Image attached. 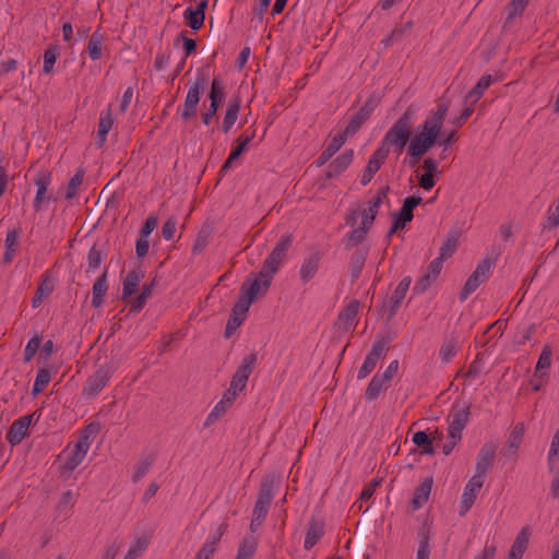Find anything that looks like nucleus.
Wrapping results in <instances>:
<instances>
[{"instance_id":"37998d69","label":"nucleus","mask_w":559,"mask_h":559,"mask_svg":"<svg viewBox=\"0 0 559 559\" xmlns=\"http://www.w3.org/2000/svg\"><path fill=\"white\" fill-rule=\"evenodd\" d=\"M153 463H154V456L153 455H147L144 459L140 460L134 465V474L132 476V480L134 483L140 481L148 473V471H150L151 466L153 465Z\"/></svg>"},{"instance_id":"774afa93","label":"nucleus","mask_w":559,"mask_h":559,"mask_svg":"<svg viewBox=\"0 0 559 559\" xmlns=\"http://www.w3.org/2000/svg\"><path fill=\"white\" fill-rule=\"evenodd\" d=\"M347 136L342 132L340 134H336L332 138L329 145L325 147L328 152H330L332 155H334L346 142Z\"/></svg>"},{"instance_id":"6e6d98bb","label":"nucleus","mask_w":559,"mask_h":559,"mask_svg":"<svg viewBox=\"0 0 559 559\" xmlns=\"http://www.w3.org/2000/svg\"><path fill=\"white\" fill-rule=\"evenodd\" d=\"M83 460V456L72 450L61 466V473H72L82 463Z\"/></svg>"},{"instance_id":"7c9ffc66","label":"nucleus","mask_w":559,"mask_h":559,"mask_svg":"<svg viewBox=\"0 0 559 559\" xmlns=\"http://www.w3.org/2000/svg\"><path fill=\"white\" fill-rule=\"evenodd\" d=\"M388 388L389 382L383 379L380 373H376L365 391V399L369 402L374 401L379 397L380 393Z\"/></svg>"},{"instance_id":"c9c22d12","label":"nucleus","mask_w":559,"mask_h":559,"mask_svg":"<svg viewBox=\"0 0 559 559\" xmlns=\"http://www.w3.org/2000/svg\"><path fill=\"white\" fill-rule=\"evenodd\" d=\"M368 231L365 227H354L349 233H347L343 242L346 249H350L360 245L367 237Z\"/></svg>"},{"instance_id":"f257e3e1","label":"nucleus","mask_w":559,"mask_h":559,"mask_svg":"<svg viewBox=\"0 0 559 559\" xmlns=\"http://www.w3.org/2000/svg\"><path fill=\"white\" fill-rule=\"evenodd\" d=\"M449 108L450 100L445 97L439 98L436 110H432L418 128V133L411 140L407 146L408 156L414 158L411 166H414L437 144Z\"/></svg>"},{"instance_id":"4c0bfd02","label":"nucleus","mask_w":559,"mask_h":559,"mask_svg":"<svg viewBox=\"0 0 559 559\" xmlns=\"http://www.w3.org/2000/svg\"><path fill=\"white\" fill-rule=\"evenodd\" d=\"M84 175L85 171L82 167L76 168L75 174L72 176L67 187L64 195L67 200H71L76 195L78 190L83 182Z\"/></svg>"},{"instance_id":"a878e982","label":"nucleus","mask_w":559,"mask_h":559,"mask_svg":"<svg viewBox=\"0 0 559 559\" xmlns=\"http://www.w3.org/2000/svg\"><path fill=\"white\" fill-rule=\"evenodd\" d=\"M324 535V524L321 521L312 520L309 523V527L307 530V534L305 537V549L310 550L314 547L318 542Z\"/></svg>"},{"instance_id":"79ce46f5","label":"nucleus","mask_w":559,"mask_h":559,"mask_svg":"<svg viewBox=\"0 0 559 559\" xmlns=\"http://www.w3.org/2000/svg\"><path fill=\"white\" fill-rule=\"evenodd\" d=\"M457 353V343L454 338L445 340L439 350V357L444 362L448 364L452 360V358Z\"/></svg>"},{"instance_id":"e433bc0d","label":"nucleus","mask_w":559,"mask_h":559,"mask_svg":"<svg viewBox=\"0 0 559 559\" xmlns=\"http://www.w3.org/2000/svg\"><path fill=\"white\" fill-rule=\"evenodd\" d=\"M389 186H384L382 188L379 189L377 195H374L369 202H368V207L362 210L365 213H367L368 215L372 216L376 218L378 212H379V209L381 206V204L383 203V201L385 199H388V192H389Z\"/></svg>"},{"instance_id":"8fccbe9b","label":"nucleus","mask_w":559,"mask_h":559,"mask_svg":"<svg viewBox=\"0 0 559 559\" xmlns=\"http://www.w3.org/2000/svg\"><path fill=\"white\" fill-rule=\"evenodd\" d=\"M230 407L227 403H224V401L221 399V401L214 406V408L211 411V413L207 415V417L204 420V427L212 426L215 421H217L222 416L225 415L227 409Z\"/></svg>"},{"instance_id":"2eb2a0df","label":"nucleus","mask_w":559,"mask_h":559,"mask_svg":"<svg viewBox=\"0 0 559 559\" xmlns=\"http://www.w3.org/2000/svg\"><path fill=\"white\" fill-rule=\"evenodd\" d=\"M52 180L51 173L48 170H41L36 174L34 178V185L37 188L36 195L33 202L34 210L36 212L40 211L43 209V203L47 199L46 193L48 190V187L50 186Z\"/></svg>"},{"instance_id":"6ab92c4d","label":"nucleus","mask_w":559,"mask_h":559,"mask_svg":"<svg viewBox=\"0 0 559 559\" xmlns=\"http://www.w3.org/2000/svg\"><path fill=\"white\" fill-rule=\"evenodd\" d=\"M468 407L453 413L449 420L448 439H462V431L468 421Z\"/></svg>"},{"instance_id":"49530a36","label":"nucleus","mask_w":559,"mask_h":559,"mask_svg":"<svg viewBox=\"0 0 559 559\" xmlns=\"http://www.w3.org/2000/svg\"><path fill=\"white\" fill-rule=\"evenodd\" d=\"M551 364V349L549 346H544L542 349V353L539 355V358L537 360L536 367H535V377H542L543 371L549 369Z\"/></svg>"},{"instance_id":"2f4dec72","label":"nucleus","mask_w":559,"mask_h":559,"mask_svg":"<svg viewBox=\"0 0 559 559\" xmlns=\"http://www.w3.org/2000/svg\"><path fill=\"white\" fill-rule=\"evenodd\" d=\"M417 537H418L419 545H418V549L416 552V559H429V557H430L429 542H430V537H431L429 527H427L426 525H423L421 527H419L418 532H417Z\"/></svg>"},{"instance_id":"a211bd4d","label":"nucleus","mask_w":559,"mask_h":559,"mask_svg":"<svg viewBox=\"0 0 559 559\" xmlns=\"http://www.w3.org/2000/svg\"><path fill=\"white\" fill-rule=\"evenodd\" d=\"M321 259L322 253L319 250L311 252L304 259L299 270L300 281L304 284L310 282L314 277L319 270Z\"/></svg>"},{"instance_id":"423d86ee","label":"nucleus","mask_w":559,"mask_h":559,"mask_svg":"<svg viewBox=\"0 0 559 559\" xmlns=\"http://www.w3.org/2000/svg\"><path fill=\"white\" fill-rule=\"evenodd\" d=\"M292 242L293 237L290 235H283L272 252L264 260L261 271L273 278L284 262Z\"/></svg>"},{"instance_id":"393cba45","label":"nucleus","mask_w":559,"mask_h":559,"mask_svg":"<svg viewBox=\"0 0 559 559\" xmlns=\"http://www.w3.org/2000/svg\"><path fill=\"white\" fill-rule=\"evenodd\" d=\"M114 126V116L110 107L100 111L98 122V146H103L107 141V135Z\"/></svg>"},{"instance_id":"4be33fe9","label":"nucleus","mask_w":559,"mask_h":559,"mask_svg":"<svg viewBox=\"0 0 559 559\" xmlns=\"http://www.w3.org/2000/svg\"><path fill=\"white\" fill-rule=\"evenodd\" d=\"M353 158L354 151L345 150L341 155H338L334 160L330 163L326 177L333 178L341 175L352 164Z\"/></svg>"},{"instance_id":"ea45409f","label":"nucleus","mask_w":559,"mask_h":559,"mask_svg":"<svg viewBox=\"0 0 559 559\" xmlns=\"http://www.w3.org/2000/svg\"><path fill=\"white\" fill-rule=\"evenodd\" d=\"M50 380H51L50 371L46 368H40L37 371V374H36V378H35L34 384H33L32 394L34 396H36L37 394L41 393L45 390V388L48 385Z\"/></svg>"},{"instance_id":"13d9d810","label":"nucleus","mask_w":559,"mask_h":559,"mask_svg":"<svg viewBox=\"0 0 559 559\" xmlns=\"http://www.w3.org/2000/svg\"><path fill=\"white\" fill-rule=\"evenodd\" d=\"M559 455V428L556 430L555 435L552 436L550 449L548 452V467L549 471H552L554 464H555V457Z\"/></svg>"},{"instance_id":"dca6fc26","label":"nucleus","mask_w":559,"mask_h":559,"mask_svg":"<svg viewBox=\"0 0 559 559\" xmlns=\"http://www.w3.org/2000/svg\"><path fill=\"white\" fill-rule=\"evenodd\" d=\"M359 305V301L354 299L340 312L337 318L340 330L348 332L356 328Z\"/></svg>"},{"instance_id":"a19ab883","label":"nucleus","mask_w":559,"mask_h":559,"mask_svg":"<svg viewBox=\"0 0 559 559\" xmlns=\"http://www.w3.org/2000/svg\"><path fill=\"white\" fill-rule=\"evenodd\" d=\"M225 98V86L221 79L214 78L211 84V90L209 94L210 103L215 105H221L223 99Z\"/></svg>"},{"instance_id":"f03ea898","label":"nucleus","mask_w":559,"mask_h":559,"mask_svg":"<svg viewBox=\"0 0 559 559\" xmlns=\"http://www.w3.org/2000/svg\"><path fill=\"white\" fill-rule=\"evenodd\" d=\"M272 281L273 278L261 270L254 277L248 276L240 287L238 299L251 306L259 296L267 293Z\"/></svg>"},{"instance_id":"ddd939ff","label":"nucleus","mask_w":559,"mask_h":559,"mask_svg":"<svg viewBox=\"0 0 559 559\" xmlns=\"http://www.w3.org/2000/svg\"><path fill=\"white\" fill-rule=\"evenodd\" d=\"M483 485L484 478L475 475L469 478L461 497L460 515H465L469 511Z\"/></svg>"},{"instance_id":"603ef678","label":"nucleus","mask_w":559,"mask_h":559,"mask_svg":"<svg viewBox=\"0 0 559 559\" xmlns=\"http://www.w3.org/2000/svg\"><path fill=\"white\" fill-rule=\"evenodd\" d=\"M523 436H524V425L518 424L511 431V433L509 436V440H508L509 449L512 450V454H515L519 447L521 445Z\"/></svg>"},{"instance_id":"0eeeda50","label":"nucleus","mask_w":559,"mask_h":559,"mask_svg":"<svg viewBox=\"0 0 559 559\" xmlns=\"http://www.w3.org/2000/svg\"><path fill=\"white\" fill-rule=\"evenodd\" d=\"M412 134V128L402 124V122L395 121L393 126L388 130L384 134L380 145L378 147H386L392 146L399 151H402L406 144H408L409 138Z\"/></svg>"},{"instance_id":"5fc2aeb1","label":"nucleus","mask_w":559,"mask_h":559,"mask_svg":"<svg viewBox=\"0 0 559 559\" xmlns=\"http://www.w3.org/2000/svg\"><path fill=\"white\" fill-rule=\"evenodd\" d=\"M41 344V337L39 335L33 336L26 344L24 348V362H29L35 354L37 353L39 346Z\"/></svg>"},{"instance_id":"58836bf2","label":"nucleus","mask_w":559,"mask_h":559,"mask_svg":"<svg viewBox=\"0 0 559 559\" xmlns=\"http://www.w3.org/2000/svg\"><path fill=\"white\" fill-rule=\"evenodd\" d=\"M258 545L253 537L245 538L243 542L239 545L237 555L235 559H252Z\"/></svg>"},{"instance_id":"bb28decb","label":"nucleus","mask_w":559,"mask_h":559,"mask_svg":"<svg viewBox=\"0 0 559 559\" xmlns=\"http://www.w3.org/2000/svg\"><path fill=\"white\" fill-rule=\"evenodd\" d=\"M143 276L144 273L141 269L132 270L127 274L122 285V299H127L136 292Z\"/></svg>"},{"instance_id":"f704fd0d","label":"nucleus","mask_w":559,"mask_h":559,"mask_svg":"<svg viewBox=\"0 0 559 559\" xmlns=\"http://www.w3.org/2000/svg\"><path fill=\"white\" fill-rule=\"evenodd\" d=\"M367 254L368 250L362 248L357 249L353 253L350 258V275L354 280H357L360 276V273L367 259Z\"/></svg>"},{"instance_id":"c85d7f7f","label":"nucleus","mask_w":559,"mask_h":559,"mask_svg":"<svg viewBox=\"0 0 559 559\" xmlns=\"http://www.w3.org/2000/svg\"><path fill=\"white\" fill-rule=\"evenodd\" d=\"M528 531L527 528H522L516 535L510 551L508 559H522L523 554L525 552L528 544Z\"/></svg>"},{"instance_id":"5701e85b","label":"nucleus","mask_w":559,"mask_h":559,"mask_svg":"<svg viewBox=\"0 0 559 559\" xmlns=\"http://www.w3.org/2000/svg\"><path fill=\"white\" fill-rule=\"evenodd\" d=\"M240 104L241 99L239 96L233 97L228 100L222 123V130L224 133H227L237 121Z\"/></svg>"},{"instance_id":"f8f14e48","label":"nucleus","mask_w":559,"mask_h":559,"mask_svg":"<svg viewBox=\"0 0 559 559\" xmlns=\"http://www.w3.org/2000/svg\"><path fill=\"white\" fill-rule=\"evenodd\" d=\"M390 153V150L386 147H378L372 155L370 156L367 166L365 167L360 183L362 186H367L376 175V173L381 168V166L384 164L385 159L388 158Z\"/></svg>"},{"instance_id":"0e129e2a","label":"nucleus","mask_w":559,"mask_h":559,"mask_svg":"<svg viewBox=\"0 0 559 559\" xmlns=\"http://www.w3.org/2000/svg\"><path fill=\"white\" fill-rule=\"evenodd\" d=\"M92 443V439H90V435L83 433L80 436L78 442L74 445L73 451L81 456L85 457Z\"/></svg>"},{"instance_id":"de8ad7c7","label":"nucleus","mask_w":559,"mask_h":559,"mask_svg":"<svg viewBox=\"0 0 559 559\" xmlns=\"http://www.w3.org/2000/svg\"><path fill=\"white\" fill-rule=\"evenodd\" d=\"M433 438L427 435L425 431H417L413 436V442L418 447H424V453L433 454L435 449L432 447Z\"/></svg>"},{"instance_id":"09e8293b","label":"nucleus","mask_w":559,"mask_h":559,"mask_svg":"<svg viewBox=\"0 0 559 559\" xmlns=\"http://www.w3.org/2000/svg\"><path fill=\"white\" fill-rule=\"evenodd\" d=\"M183 17L187 20L188 25L193 31H198L203 26L205 17L202 16L199 12L194 11L193 7H188L183 12Z\"/></svg>"},{"instance_id":"b1692460","label":"nucleus","mask_w":559,"mask_h":559,"mask_svg":"<svg viewBox=\"0 0 559 559\" xmlns=\"http://www.w3.org/2000/svg\"><path fill=\"white\" fill-rule=\"evenodd\" d=\"M412 284L411 276H405L401 280V282L397 284L395 290L392 293L390 301H391V309H390V317L395 316L400 305L402 304L403 299L406 296L407 290L409 289V286Z\"/></svg>"},{"instance_id":"9d476101","label":"nucleus","mask_w":559,"mask_h":559,"mask_svg":"<svg viewBox=\"0 0 559 559\" xmlns=\"http://www.w3.org/2000/svg\"><path fill=\"white\" fill-rule=\"evenodd\" d=\"M257 361V353H250L249 355L245 356L237 370L235 371L230 384L243 391Z\"/></svg>"},{"instance_id":"39448f33","label":"nucleus","mask_w":559,"mask_h":559,"mask_svg":"<svg viewBox=\"0 0 559 559\" xmlns=\"http://www.w3.org/2000/svg\"><path fill=\"white\" fill-rule=\"evenodd\" d=\"M115 372V367L111 364H104L91 374L83 388L82 394L88 399L96 397L103 389L108 384Z\"/></svg>"},{"instance_id":"3c124183","label":"nucleus","mask_w":559,"mask_h":559,"mask_svg":"<svg viewBox=\"0 0 559 559\" xmlns=\"http://www.w3.org/2000/svg\"><path fill=\"white\" fill-rule=\"evenodd\" d=\"M530 0H512L508 4V16L504 22V26L511 22L514 17L522 15Z\"/></svg>"},{"instance_id":"a18cd8bd","label":"nucleus","mask_w":559,"mask_h":559,"mask_svg":"<svg viewBox=\"0 0 559 559\" xmlns=\"http://www.w3.org/2000/svg\"><path fill=\"white\" fill-rule=\"evenodd\" d=\"M459 247V236L456 233L448 235L443 245L440 248V255L442 259H448L456 251Z\"/></svg>"},{"instance_id":"cd10ccee","label":"nucleus","mask_w":559,"mask_h":559,"mask_svg":"<svg viewBox=\"0 0 559 559\" xmlns=\"http://www.w3.org/2000/svg\"><path fill=\"white\" fill-rule=\"evenodd\" d=\"M432 488V478L424 479L419 486L415 489L412 504L414 510L420 509L429 498Z\"/></svg>"},{"instance_id":"1a4fd4ad","label":"nucleus","mask_w":559,"mask_h":559,"mask_svg":"<svg viewBox=\"0 0 559 559\" xmlns=\"http://www.w3.org/2000/svg\"><path fill=\"white\" fill-rule=\"evenodd\" d=\"M385 342L383 338L377 340L372 343L371 349L366 356L361 367L358 370L357 378L359 380L368 377L376 368L379 360L384 356Z\"/></svg>"},{"instance_id":"4468645a","label":"nucleus","mask_w":559,"mask_h":559,"mask_svg":"<svg viewBox=\"0 0 559 559\" xmlns=\"http://www.w3.org/2000/svg\"><path fill=\"white\" fill-rule=\"evenodd\" d=\"M496 454V445L491 442L485 443L476 457L475 476H479L485 479V476L492 465V461Z\"/></svg>"},{"instance_id":"f3484780","label":"nucleus","mask_w":559,"mask_h":559,"mask_svg":"<svg viewBox=\"0 0 559 559\" xmlns=\"http://www.w3.org/2000/svg\"><path fill=\"white\" fill-rule=\"evenodd\" d=\"M250 306L241 301L240 299L234 305L231 314L228 318L225 328V336L230 337L235 331L245 321L247 313L249 311Z\"/></svg>"},{"instance_id":"473e14b6","label":"nucleus","mask_w":559,"mask_h":559,"mask_svg":"<svg viewBox=\"0 0 559 559\" xmlns=\"http://www.w3.org/2000/svg\"><path fill=\"white\" fill-rule=\"evenodd\" d=\"M108 290L107 272L105 271L93 285L92 306L99 308L103 305L104 296Z\"/></svg>"},{"instance_id":"7ed1b4c3","label":"nucleus","mask_w":559,"mask_h":559,"mask_svg":"<svg viewBox=\"0 0 559 559\" xmlns=\"http://www.w3.org/2000/svg\"><path fill=\"white\" fill-rule=\"evenodd\" d=\"M495 264L496 258L489 255H486L483 260L478 262L476 269L469 275L460 293L461 301L466 300L467 297L472 293H474L481 283L489 278Z\"/></svg>"},{"instance_id":"864d4df0","label":"nucleus","mask_w":559,"mask_h":559,"mask_svg":"<svg viewBox=\"0 0 559 559\" xmlns=\"http://www.w3.org/2000/svg\"><path fill=\"white\" fill-rule=\"evenodd\" d=\"M59 56V51L57 47H49L44 52V66H43V72L45 74H49L53 70V66L57 61V58Z\"/></svg>"},{"instance_id":"4d7b16f0","label":"nucleus","mask_w":559,"mask_h":559,"mask_svg":"<svg viewBox=\"0 0 559 559\" xmlns=\"http://www.w3.org/2000/svg\"><path fill=\"white\" fill-rule=\"evenodd\" d=\"M53 289H55L53 280L51 278L50 275H48V273H45L40 277V282L38 284L37 292L40 295H43L44 297H48L49 295L52 294Z\"/></svg>"},{"instance_id":"338daca9","label":"nucleus","mask_w":559,"mask_h":559,"mask_svg":"<svg viewBox=\"0 0 559 559\" xmlns=\"http://www.w3.org/2000/svg\"><path fill=\"white\" fill-rule=\"evenodd\" d=\"M177 229V219L169 217L162 227V236L165 240H171Z\"/></svg>"},{"instance_id":"6e6552de","label":"nucleus","mask_w":559,"mask_h":559,"mask_svg":"<svg viewBox=\"0 0 559 559\" xmlns=\"http://www.w3.org/2000/svg\"><path fill=\"white\" fill-rule=\"evenodd\" d=\"M206 84V78L203 73L198 74L195 81L189 86L185 99L181 117L185 120L193 117L197 114V107L201 97V90Z\"/></svg>"},{"instance_id":"c756f323","label":"nucleus","mask_w":559,"mask_h":559,"mask_svg":"<svg viewBox=\"0 0 559 559\" xmlns=\"http://www.w3.org/2000/svg\"><path fill=\"white\" fill-rule=\"evenodd\" d=\"M493 78L490 74L483 75L476 85L466 94V102H472L475 105L484 95L485 91L492 84Z\"/></svg>"},{"instance_id":"052dcab7","label":"nucleus","mask_w":559,"mask_h":559,"mask_svg":"<svg viewBox=\"0 0 559 559\" xmlns=\"http://www.w3.org/2000/svg\"><path fill=\"white\" fill-rule=\"evenodd\" d=\"M464 106L461 115L452 120V124L455 128H461L474 112L475 105H472V102H466V98L464 99Z\"/></svg>"},{"instance_id":"72a5a7b5","label":"nucleus","mask_w":559,"mask_h":559,"mask_svg":"<svg viewBox=\"0 0 559 559\" xmlns=\"http://www.w3.org/2000/svg\"><path fill=\"white\" fill-rule=\"evenodd\" d=\"M105 41V35L98 31H95L87 44V53L92 60H99L103 53V45Z\"/></svg>"},{"instance_id":"20e7f679","label":"nucleus","mask_w":559,"mask_h":559,"mask_svg":"<svg viewBox=\"0 0 559 559\" xmlns=\"http://www.w3.org/2000/svg\"><path fill=\"white\" fill-rule=\"evenodd\" d=\"M274 479L272 476H266L262 479L258 492V498L253 508L252 516L257 521V525H262L267 515L274 492Z\"/></svg>"},{"instance_id":"412c9836","label":"nucleus","mask_w":559,"mask_h":559,"mask_svg":"<svg viewBox=\"0 0 559 559\" xmlns=\"http://www.w3.org/2000/svg\"><path fill=\"white\" fill-rule=\"evenodd\" d=\"M224 534L223 525L218 526L215 532L210 534L204 542L203 546L197 552L193 559H212L216 551V545Z\"/></svg>"},{"instance_id":"680f3d73","label":"nucleus","mask_w":559,"mask_h":559,"mask_svg":"<svg viewBox=\"0 0 559 559\" xmlns=\"http://www.w3.org/2000/svg\"><path fill=\"white\" fill-rule=\"evenodd\" d=\"M437 278L435 277H431L430 274H428L427 272H425L420 278L415 283L414 287H413V292L415 294H423L425 293L431 285L432 283L436 281Z\"/></svg>"},{"instance_id":"bf43d9fd","label":"nucleus","mask_w":559,"mask_h":559,"mask_svg":"<svg viewBox=\"0 0 559 559\" xmlns=\"http://www.w3.org/2000/svg\"><path fill=\"white\" fill-rule=\"evenodd\" d=\"M457 140L456 136V130H440V136L438 139V144L443 147V151H447L452 143H454Z\"/></svg>"},{"instance_id":"69168bd1","label":"nucleus","mask_w":559,"mask_h":559,"mask_svg":"<svg viewBox=\"0 0 559 559\" xmlns=\"http://www.w3.org/2000/svg\"><path fill=\"white\" fill-rule=\"evenodd\" d=\"M21 236V229L19 228H9L7 230V235H5V241H4V246H5V249H12L14 251H16V246H17V240Z\"/></svg>"},{"instance_id":"9b49d317","label":"nucleus","mask_w":559,"mask_h":559,"mask_svg":"<svg viewBox=\"0 0 559 559\" xmlns=\"http://www.w3.org/2000/svg\"><path fill=\"white\" fill-rule=\"evenodd\" d=\"M36 413H33L31 415L22 416L17 419H15L9 431L7 432V441L12 445L15 447L20 444L23 439L28 436V428L34 421Z\"/></svg>"},{"instance_id":"e2e57ef3","label":"nucleus","mask_w":559,"mask_h":559,"mask_svg":"<svg viewBox=\"0 0 559 559\" xmlns=\"http://www.w3.org/2000/svg\"><path fill=\"white\" fill-rule=\"evenodd\" d=\"M103 261V252L93 246L87 253L88 270H96Z\"/></svg>"},{"instance_id":"c03bdc74","label":"nucleus","mask_w":559,"mask_h":559,"mask_svg":"<svg viewBox=\"0 0 559 559\" xmlns=\"http://www.w3.org/2000/svg\"><path fill=\"white\" fill-rule=\"evenodd\" d=\"M212 229L209 226H203L198 233L193 246L192 253L199 254L209 243V239L211 237Z\"/></svg>"},{"instance_id":"aec40b11","label":"nucleus","mask_w":559,"mask_h":559,"mask_svg":"<svg viewBox=\"0 0 559 559\" xmlns=\"http://www.w3.org/2000/svg\"><path fill=\"white\" fill-rule=\"evenodd\" d=\"M255 135L254 131L247 130L242 134H240L237 139V145L233 147L228 158L225 160L221 168V173L227 171L231 167L234 160H236L248 147L250 142L253 140Z\"/></svg>"}]
</instances>
